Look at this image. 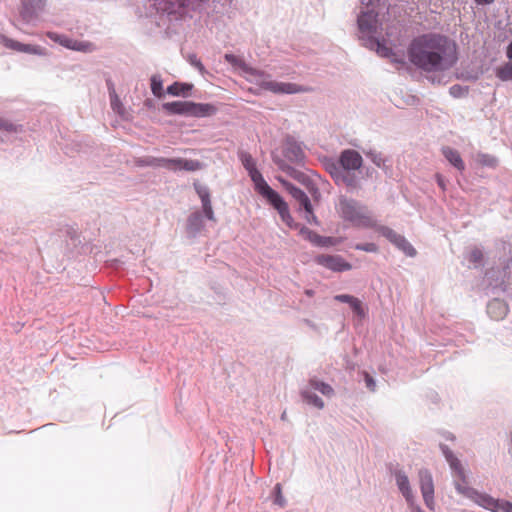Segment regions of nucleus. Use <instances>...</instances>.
Masks as SVG:
<instances>
[{"label": "nucleus", "instance_id": "18", "mask_svg": "<svg viewBox=\"0 0 512 512\" xmlns=\"http://www.w3.org/2000/svg\"><path fill=\"white\" fill-rule=\"evenodd\" d=\"M487 312L491 318L495 320H500L507 315L508 307L503 301L499 299H494L491 302H489L487 306Z\"/></svg>", "mask_w": 512, "mask_h": 512}, {"label": "nucleus", "instance_id": "50", "mask_svg": "<svg viewBox=\"0 0 512 512\" xmlns=\"http://www.w3.org/2000/svg\"><path fill=\"white\" fill-rule=\"evenodd\" d=\"M419 512H422V511L419 510Z\"/></svg>", "mask_w": 512, "mask_h": 512}, {"label": "nucleus", "instance_id": "24", "mask_svg": "<svg viewBox=\"0 0 512 512\" xmlns=\"http://www.w3.org/2000/svg\"><path fill=\"white\" fill-rule=\"evenodd\" d=\"M396 482L403 496L406 498L408 502H411L413 495L410 488L408 477L404 474L398 473L396 475Z\"/></svg>", "mask_w": 512, "mask_h": 512}, {"label": "nucleus", "instance_id": "35", "mask_svg": "<svg viewBox=\"0 0 512 512\" xmlns=\"http://www.w3.org/2000/svg\"><path fill=\"white\" fill-rule=\"evenodd\" d=\"M337 181H341L347 187L351 188H356L358 186L355 177L351 176L348 172H345L344 174L337 176Z\"/></svg>", "mask_w": 512, "mask_h": 512}, {"label": "nucleus", "instance_id": "10", "mask_svg": "<svg viewBox=\"0 0 512 512\" xmlns=\"http://www.w3.org/2000/svg\"><path fill=\"white\" fill-rule=\"evenodd\" d=\"M49 36L60 45L75 51L89 53L95 50V46L91 42L79 41L65 35L49 34Z\"/></svg>", "mask_w": 512, "mask_h": 512}, {"label": "nucleus", "instance_id": "16", "mask_svg": "<svg viewBox=\"0 0 512 512\" xmlns=\"http://www.w3.org/2000/svg\"><path fill=\"white\" fill-rule=\"evenodd\" d=\"M214 105L209 103H194L190 101L189 116L193 117H207L216 113Z\"/></svg>", "mask_w": 512, "mask_h": 512}, {"label": "nucleus", "instance_id": "11", "mask_svg": "<svg viewBox=\"0 0 512 512\" xmlns=\"http://www.w3.org/2000/svg\"><path fill=\"white\" fill-rule=\"evenodd\" d=\"M164 167L172 170H185V171H197L202 168V163L198 160L191 159H183V158H175V159H167L165 158Z\"/></svg>", "mask_w": 512, "mask_h": 512}, {"label": "nucleus", "instance_id": "42", "mask_svg": "<svg viewBox=\"0 0 512 512\" xmlns=\"http://www.w3.org/2000/svg\"><path fill=\"white\" fill-rule=\"evenodd\" d=\"M334 299L336 301L345 302V303H348L349 305H351V303L353 302V300L356 299V297L351 296V295H347V294H340V295H336L334 297Z\"/></svg>", "mask_w": 512, "mask_h": 512}, {"label": "nucleus", "instance_id": "30", "mask_svg": "<svg viewBox=\"0 0 512 512\" xmlns=\"http://www.w3.org/2000/svg\"><path fill=\"white\" fill-rule=\"evenodd\" d=\"M165 158L144 157L136 160L138 166L164 167Z\"/></svg>", "mask_w": 512, "mask_h": 512}, {"label": "nucleus", "instance_id": "29", "mask_svg": "<svg viewBox=\"0 0 512 512\" xmlns=\"http://www.w3.org/2000/svg\"><path fill=\"white\" fill-rule=\"evenodd\" d=\"M309 386L311 389L317 390L325 396H331L333 395L334 392L333 388L329 384L319 381L317 379H311L309 381Z\"/></svg>", "mask_w": 512, "mask_h": 512}, {"label": "nucleus", "instance_id": "27", "mask_svg": "<svg viewBox=\"0 0 512 512\" xmlns=\"http://www.w3.org/2000/svg\"><path fill=\"white\" fill-rule=\"evenodd\" d=\"M301 394L308 404L313 405L318 409H322L324 407V402L322 401V399L319 398L316 394H314L311 388L304 389Z\"/></svg>", "mask_w": 512, "mask_h": 512}, {"label": "nucleus", "instance_id": "38", "mask_svg": "<svg viewBox=\"0 0 512 512\" xmlns=\"http://www.w3.org/2000/svg\"><path fill=\"white\" fill-rule=\"evenodd\" d=\"M449 91H450V94L456 98L462 97L468 93L467 88H464L460 85H453L452 87H450Z\"/></svg>", "mask_w": 512, "mask_h": 512}, {"label": "nucleus", "instance_id": "8", "mask_svg": "<svg viewBox=\"0 0 512 512\" xmlns=\"http://www.w3.org/2000/svg\"><path fill=\"white\" fill-rule=\"evenodd\" d=\"M315 262L334 272L348 271L352 268L340 255L321 254L315 257Z\"/></svg>", "mask_w": 512, "mask_h": 512}, {"label": "nucleus", "instance_id": "45", "mask_svg": "<svg viewBox=\"0 0 512 512\" xmlns=\"http://www.w3.org/2000/svg\"><path fill=\"white\" fill-rule=\"evenodd\" d=\"M436 180H437L438 185L444 190L445 189V181H444L442 175L437 174Z\"/></svg>", "mask_w": 512, "mask_h": 512}, {"label": "nucleus", "instance_id": "48", "mask_svg": "<svg viewBox=\"0 0 512 512\" xmlns=\"http://www.w3.org/2000/svg\"><path fill=\"white\" fill-rule=\"evenodd\" d=\"M507 57L512 60V42L507 47Z\"/></svg>", "mask_w": 512, "mask_h": 512}, {"label": "nucleus", "instance_id": "37", "mask_svg": "<svg viewBox=\"0 0 512 512\" xmlns=\"http://www.w3.org/2000/svg\"><path fill=\"white\" fill-rule=\"evenodd\" d=\"M377 54L381 57H392L394 56L392 49L379 41L375 42Z\"/></svg>", "mask_w": 512, "mask_h": 512}, {"label": "nucleus", "instance_id": "49", "mask_svg": "<svg viewBox=\"0 0 512 512\" xmlns=\"http://www.w3.org/2000/svg\"><path fill=\"white\" fill-rule=\"evenodd\" d=\"M305 294H306L307 296H309V297H312V296L314 295V291H313V290H310V289H307V290L305 291Z\"/></svg>", "mask_w": 512, "mask_h": 512}, {"label": "nucleus", "instance_id": "3", "mask_svg": "<svg viewBox=\"0 0 512 512\" xmlns=\"http://www.w3.org/2000/svg\"><path fill=\"white\" fill-rule=\"evenodd\" d=\"M443 454L453 471L454 486L459 494L471 499L476 504L483 508H491L493 501L491 496L485 493H480L469 485L467 476L460 460L450 451L447 447L442 448Z\"/></svg>", "mask_w": 512, "mask_h": 512}, {"label": "nucleus", "instance_id": "46", "mask_svg": "<svg viewBox=\"0 0 512 512\" xmlns=\"http://www.w3.org/2000/svg\"><path fill=\"white\" fill-rule=\"evenodd\" d=\"M45 2H46V0H34V9H35L36 7H37V8H42V7H44Z\"/></svg>", "mask_w": 512, "mask_h": 512}, {"label": "nucleus", "instance_id": "44", "mask_svg": "<svg viewBox=\"0 0 512 512\" xmlns=\"http://www.w3.org/2000/svg\"><path fill=\"white\" fill-rule=\"evenodd\" d=\"M364 376H365V382H366L367 387L370 390L374 391V389H375L374 379L368 373H364Z\"/></svg>", "mask_w": 512, "mask_h": 512}, {"label": "nucleus", "instance_id": "40", "mask_svg": "<svg viewBox=\"0 0 512 512\" xmlns=\"http://www.w3.org/2000/svg\"><path fill=\"white\" fill-rule=\"evenodd\" d=\"M351 308L353 309V311L360 317H364L365 316V311L362 307V303L359 299H355L353 300V302L351 303Z\"/></svg>", "mask_w": 512, "mask_h": 512}, {"label": "nucleus", "instance_id": "12", "mask_svg": "<svg viewBox=\"0 0 512 512\" xmlns=\"http://www.w3.org/2000/svg\"><path fill=\"white\" fill-rule=\"evenodd\" d=\"M32 22V0H21L19 9V16L16 19V26L26 32L30 33V25Z\"/></svg>", "mask_w": 512, "mask_h": 512}, {"label": "nucleus", "instance_id": "47", "mask_svg": "<svg viewBox=\"0 0 512 512\" xmlns=\"http://www.w3.org/2000/svg\"><path fill=\"white\" fill-rule=\"evenodd\" d=\"M478 5H488L494 2V0H474Z\"/></svg>", "mask_w": 512, "mask_h": 512}, {"label": "nucleus", "instance_id": "19", "mask_svg": "<svg viewBox=\"0 0 512 512\" xmlns=\"http://www.w3.org/2000/svg\"><path fill=\"white\" fill-rule=\"evenodd\" d=\"M163 109L170 114L189 116L190 101H173L164 103Z\"/></svg>", "mask_w": 512, "mask_h": 512}, {"label": "nucleus", "instance_id": "21", "mask_svg": "<svg viewBox=\"0 0 512 512\" xmlns=\"http://www.w3.org/2000/svg\"><path fill=\"white\" fill-rule=\"evenodd\" d=\"M300 234L305 239H307L310 242H312V243H314L316 245H319V246H326V245L332 244L331 238L321 237L320 235H318L317 233L311 231L310 229H308L306 227H302L300 229Z\"/></svg>", "mask_w": 512, "mask_h": 512}, {"label": "nucleus", "instance_id": "39", "mask_svg": "<svg viewBox=\"0 0 512 512\" xmlns=\"http://www.w3.org/2000/svg\"><path fill=\"white\" fill-rule=\"evenodd\" d=\"M483 259L481 250L475 248L469 253V261L474 264H480Z\"/></svg>", "mask_w": 512, "mask_h": 512}, {"label": "nucleus", "instance_id": "15", "mask_svg": "<svg viewBox=\"0 0 512 512\" xmlns=\"http://www.w3.org/2000/svg\"><path fill=\"white\" fill-rule=\"evenodd\" d=\"M377 14L373 11L364 12L358 17V27L362 33H373L376 31Z\"/></svg>", "mask_w": 512, "mask_h": 512}, {"label": "nucleus", "instance_id": "32", "mask_svg": "<svg viewBox=\"0 0 512 512\" xmlns=\"http://www.w3.org/2000/svg\"><path fill=\"white\" fill-rule=\"evenodd\" d=\"M110 98H111V107H112L113 111L119 115H123L124 114L123 104L120 101L118 95L116 94V92L112 86H111V90H110Z\"/></svg>", "mask_w": 512, "mask_h": 512}, {"label": "nucleus", "instance_id": "23", "mask_svg": "<svg viewBox=\"0 0 512 512\" xmlns=\"http://www.w3.org/2000/svg\"><path fill=\"white\" fill-rule=\"evenodd\" d=\"M224 58L228 63H230L231 65H233L235 67H239L245 73H248L251 75L260 74L257 70L249 67L242 59L238 58L237 56H235L233 54H225Z\"/></svg>", "mask_w": 512, "mask_h": 512}, {"label": "nucleus", "instance_id": "43", "mask_svg": "<svg viewBox=\"0 0 512 512\" xmlns=\"http://www.w3.org/2000/svg\"><path fill=\"white\" fill-rule=\"evenodd\" d=\"M190 63L195 66L200 72H204V66L201 61L195 56H190Z\"/></svg>", "mask_w": 512, "mask_h": 512}, {"label": "nucleus", "instance_id": "25", "mask_svg": "<svg viewBox=\"0 0 512 512\" xmlns=\"http://www.w3.org/2000/svg\"><path fill=\"white\" fill-rule=\"evenodd\" d=\"M285 156L293 162H300L303 159V151L296 144H288L284 151Z\"/></svg>", "mask_w": 512, "mask_h": 512}, {"label": "nucleus", "instance_id": "14", "mask_svg": "<svg viewBox=\"0 0 512 512\" xmlns=\"http://www.w3.org/2000/svg\"><path fill=\"white\" fill-rule=\"evenodd\" d=\"M194 188L201 199L203 212L205 216L212 221H215L214 212L210 201V193L207 187L199 183H194Z\"/></svg>", "mask_w": 512, "mask_h": 512}, {"label": "nucleus", "instance_id": "20", "mask_svg": "<svg viewBox=\"0 0 512 512\" xmlns=\"http://www.w3.org/2000/svg\"><path fill=\"white\" fill-rule=\"evenodd\" d=\"M442 153L445 158L459 171H463L465 169L464 162L457 150L450 147H443Z\"/></svg>", "mask_w": 512, "mask_h": 512}, {"label": "nucleus", "instance_id": "36", "mask_svg": "<svg viewBox=\"0 0 512 512\" xmlns=\"http://www.w3.org/2000/svg\"><path fill=\"white\" fill-rule=\"evenodd\" d=\"M274 491H275L274 504L279 507H284L286 505V500L282 494V486L280 483H277L275 485Z\"/></svg>", "mask_w": 512, "mask_h": 512}, {"label": "nucleus", "instance_id": "9", "mask_svg": "<svg viewBox=\"0 0 512 512\" xmlns=\"http://www.w3.org/2000/svg\"><path fill=\"white\" fill-rule=\"evenodd\" d=\"M420 488L422 496L426 506L433 510L434 509V484L432 475L427 470H421L419 472Z\"/></svg>", "mask_w": 512, "mask_h": 512}, {"label": "nucleus", "instance_id": "17", "mask_svg": "<svg viewBox=\"0 0 512 512\" xmlns=\"http://www.w3.org/2000/svg\"><path fill=\"white\" fill-rule=\"evenodd\" d=\"M190 2L191 0H154L157 9L168 13H175L177 8L189 6Z\"/></svg>", "mask_w": 512, "mask_h": 512}, {"label": "nucleus", "instance_id": "31", "mask_svg": "<svg viewBox=\"0 0 512 512\" xmlns=\"http://www.w3.org/2000/svg\"><path fill=\"white\" fill-rule=\"evenodd\" d=\"M494 502L491 508H486L492 512H512V503L509 501H499L491 497Z\"/></svg>", "mask_w": 512, "mask_h": 512}, {"label": "nucleus", "instance_id": "34", "mask_svg": "<svg viewBox=\"0 0 512 512\" xmlns=\"http://www.w3.org/2000/svg\"><path fill=\"white\" fill-rule=\"evenodd\" d=\"M151 91L154 96L161 98L163 96L162 80L159 75H153L151 77Z\"/></svg>", "mask_w": 512, "mask_h": 512}, {"label": "nucleus", "instance_id": "7", "mask_svg": "<svg viewBox=\"0 0 512 512\" xmlns=\"http://www.w3.org/2000/svg\"><path fill=\"white\" fill-rule=\"evenodd\" d=\"M376 231L402 250L407 256L412 257L416 254V250L413 246L402 235L397 234L391 228L387 226H378Z\"/></svg>", "mask_w": 512, "mask_h": 512}, {"label": "nucleus", "instance_id": "41", "mask_svg": "<svg viewBox=\"0 0 512 512\" xmlns=\"http://www.w3.org/2000/svg\"><path fill=\"white\" fill-rule=\"evenodd\" d=\"M355 249L366 251V252H377L378 251V247L374 243L357 244L355 246Z\"/></svg>", "mask_w": 512, "mask_h": 512}, {"label": "nucleus", "instance_id": "4", "mask_svg": "<svg viewBox=\"0 0 512 512\" xmlns=\"http://www.w3.org/2000/svg\"><path fill=\"white\" fill-rule=\"evenodd\" d=\"M336 210L341 218L354 226L375 229L378 227L377 221L367 208L359 205L358 202L353 199L341 196Z\"/></svg>", "mask_w": 512, "mask_h": 512}, {"label": "nucleus", "instance_id": "13", "mask_svg": "<svg viewBox=\"0 0 512 512\" xmlns=\"http://www.w3.org/2000/svg\"><path fill=\"white\" fill-rule=\"evenodd\" d=\"M339 161L346 172L359 169L363 162L362 156L352 149L344 150L340 155Z\"/></svg>", "mask_w": 512, "mask_h": 512}, {"label": "nucleus", "instance_id": "5", "mask_svg": "<svg viewBox=\"0 0 512 512\" xmlns=\"http://www.w3.org/2000/svg\"><path fill=\"white\" fill-rule=\"evenodd\" d=\"M281 182H282V185L284 186V188L299 203L300 207H302L305 210V212H306L305 219L307 220V222H309L311 224L318 225V223H319L318 219L315 216V214L313 213V208H312L310 199L305 194V192L302 191L300 188L294 186L293 184H291L288 181L281 180Z\"/></svg>", "mask_w": 512, "mask_h": 512}, {"label": "nucleus", "instance_id": "6", "mask_svg": "<svg viewBox=\"0 0 512 512\" xmlns=\"http://www.w3.org/2000/svg\"><path fill=\"white\" fill-rule=\"evenodd\" d=\"M259 85L262 89L271 91L275 94H296L312 90L309 87H303L295 83L278 82L275 80H263Z\"/></svg>", "mask_w": 512, "mask_h": 512}, {"label": "nucleus", "instance_id": "28", "mask_svg": "<svg viewBox=\"0 0 512 512\" xmlns=\"http://www.w3.org/2000/svg\"><path fill=\"white\" fill-rule=\"evenodd\" d=\"M23 127L22 125L13 123L12 121L5 119L3 117H0V131L6 132L8 134L12 133H20L22 132Z\"/></svg>", "mask_w": 512, "mask_h": 512}, {"label": "nucleus", "instance_id": "26", "mask_svg": "<svg viewBox=\"0 0 512 512\" xmlns=\"http://www.w3.org/2000/svg\"><path fill=\"white\" fill-rule=\"evenodd\" d=\"M192 89V85L175 82L167 87V93L172 96H185Z\"/></svg>", "mask_w": 512, "mask_h": 512}, {"label": "nucleus", "instance_id": "33", "mask_svg": "<svg viewBox=\"0 0 512 512\" xmlns=\"http://www.w3.org/2000/svg\"><path fill=\"white\" fill-rule=\"evenodd\" d=\"M496 76L502 81L512 80V64L507 63L496 69Z\"/></svg>", "mask_w": 512, "mask_h": 512}, {"label": "nucleus", "instance_id": "22", "mask_svg": "<svg viewBox=\"0 0 512 512\" xmlns=\"http://www.w3.org/2000/svg\"><path fill=\"white\" fill-rule=\"evenodd\" d=\"M0 43L5 47L16 50L19 52L32 53V45L31 44H23L21 42L12 40L4 35L0 36Z\"/></svg>", "mask_w": 512, "mask_h": 512}, {"label": "nucleus", "instance_id": "1", "mask_svg": "<svg viewBox=\"0 0 512 512\" xmlns=\"http://www.w3.org/2000/svg\"><path fill=\"white\" fill-rule=\"evenodd\" d=\"M409 61L425 72H444L456 65L459 50L456 41L441 33L415 37L407 49Z\"/></svg>", "mask_w": 512, "mask_h": 512}, {"label": "nucleus", "instance_id": "2", "mask_svg": "<svg viewBox=\"0 0 512 512\" xmlns=\"http://www.w3.org/2000/svg\"><path fill=\"white\" fill-rule=\"evenodd\" d=\"M240 160L248 171L251 180L255 185L256 191L266 198V200L277 210L281 220L290 228H296L297 224L294 222L290 214L287 203L282 197L274 191L264 180L262 174L257 170L253 157L247 152L240 153Z\"/></svg>", "mask_w": 512, "mask_h": 512}]
</instances>
